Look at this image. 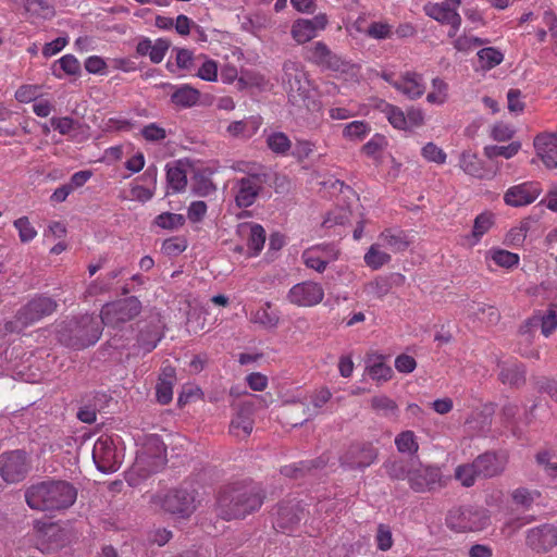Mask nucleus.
<instances>
[{
  "mask_svg": "<svg viewBox=\"0 0 557 557\" xmlns=\"http://www.w3.org/2000/svg\"><path fill=\"white\" fill-rule=\"evenodd\" d=\"M102 334V323L97 317L84 314L69 322L60 333V341L74 349L95 345Z\"/></svg>",
  "mask_w": 557,
  "mask_h": 557,
  "instance_id": "obj_4",
  "label": "nucleus"
},
{
  "mask_svg": "<svg viewBox=\"0 0 557 557\" xmlns=\"http://www.w3.org/2000/svg\"><path fill=\"white\" fill-rule=\"evenodd\" d=\"M205 61L201 66L198 69L197 76L206 82H216L218 81V62L212 59H207L205 55Z\"/></svg>",
  "mask_w": 557,
  "mask_h": 557,
  "instance_id": "obj_59",
  "label": "nucleus"
},
{
  "mask_svg": "<svg viewBox=\"0 0 557 557\" xmlns=\"http://www.w3.org/2000/svg\"><path fill=\"white\" fill-rule=\"evenodd\" d=\"M384 466L391 478L410 480L411 472L414 467L420 466V460L418 455H394L385 461Z\"/></svg>",
  "mask_w": 557,
  "mask_h": 557,
  "instance_id": "obj_20",
  "label": "nucleus"
},
{
  "mask_svg": "<svg viewBox=\"0 0 557 557\" xmlns=\"http://www.w3.org/2000/svg\"><path fill=\"white\" fill-rule=\"evenodd\" d=\"M537 157L547 169L557 168V133H541L534 138Z\"/></svg>",
  "mask_w": 557,
  "mask_h": 557,
  "instance_id": "obj_19",
  "label": "nucleus"
},
{
  "mask_svg": "<svg viewBox=\"0 0 557 557\" xmlns=\"http://www.w3.org/2000/svg\"><path fill=\"white\" fill-rule=\"evenodd\" d=\"M238 233L247 239L249 256L255 257L263 249L265 243V231L257 223H243L238 226Z\"/></svg>",
  "mask_w": 557,
  "mask_h": 557,
  "instance_id": "obj_26",
  "label": "nucleus"
},
{
  "mask_svg": "<svg viewBox=\"0 0 557 557\" xmlns=\"http://www.w3.org/2000/svg\"><path fill=\"white\" fill-rule=\"evenodd\" d=\"M527 545L537 553L549 550L557 545V527L545 523L530 529L527 534Z\"/></svg>",
  "mask_w": 557,
  "mask_h": 557,
  "instance_id": "obj_16",
  "label": "nucleus"
},
{
  "mask_svg": "<svg viewBox=\"0 0 557 557\" xmlns=\"http://www.w3.org/2000/svg\"><path fill=\"white\" fill-rule=\"evenodd\" d=\"M424 12L431 18L442 23L448 24L458 32L461 25V16L455 10L448 7V3H428L424 5Z\"/></svg>",
  "mask_w": 557,
  "mask_h": 557,
  "instance_id": "obj_25",
  "label": "nucleus"
},
{
  "mask_svg": "<svg viewBox=\"0 0 557 557\" xmlns=\"http://www.w3.org/2000/svg\"><path fill=\"white\" fill-rule=\"evenodd\" d=\"M541 497L537 490H530L527 487H518L511 492L512 503L525 510L530 509L533 503Z\"/></svg>",
  "mask_w": 557,
  "mask_h": 557,
  "instance_id": "obj_47",
  "label": "nucleus"
},
{
  "mask_svg": "<svg viewBox=\"0 0 557 557\" xmlns=\"http://www.w3.org/2000/svg\"><path fill=\"white\" fill-rule=\"evenodd\" d=\"M448 99V84L442 78L432 81V90L428 94L426 100L432 104H443Z\"/></svg>",
  "mask_w": 557,
  "mask_h": 557,
  "instance_id": "obj_50",
  "label": "nucleus"
},
{
  "mask_svg": "<svg viewBox=\"0 0 557 557\" xmlns=\"http://www.w3.org/2000/svg\"><path fill=\"white\" fill-rule=\"evenodd\" d=\"M490 523L485 509L467 505L450 509L446 517V524L458 532L481 531Z\"/></svg>",
  "mask_w": 557,
  "mask_h": 557,
  "instance_id": "obj_8",
  "label": "nucleus"
},
{
  "mask_svg": "<svg viewBox=\"0 0 557 557\" xmlns=\"http://www.w3.org/2000/svg\"><path fill=\"white\" fill-rule=\"evenodd\" d=\"M379 242L393 252H403L410 246L411 238L408 232L397 227H389L380 233Z\"/></svg>",
  "mask_w": 557,
  "mask_h": 557,
  "instance_id": "obj_27",
  "label": "nucleus"
},
{
  "mask_svg": "<svg viewBox=\"0 0 557 557\" xmlns=\"http://www.w3.org/2000/svg\"><path fill=\"white\" fill-rule=\"evenodd\" d=\"M541 193L540 183L524 182L509 187L504 195V201L510 207H523L535 201Z\"/></svg>",
  "mask_w": 557,
  "mask_h": 557,
  "instance_id": "obj_15",
  "label": "nucleus"
},
{
  "mask_svg": "<svg viewBox=\"0 0 557 557\" xmlns=\"http://www.w3.org/2000/svg\"><path fill=\"white\" fill-rule=\"evenodd\" d=\"M158 171L154 165L146 169L137 182L131 186V197L139 202H147L152 199L157 186Z\"/></svg>",
  "mask_w": 557,
  "mask_h": 557,
  "instance_id": "obj_18",
  "label": "nucleus"
},
{
  "mask_svg": "<svg viewBox=\"0 0 557 557\" xmlns=\"http://www.w3.org/2000/svg\"><path fill=\"white\" fill-rule=\"evenodd\" d=\"M381 246L380 243L372 244L364 255V262L372 270H379L392 260L389 253L381 250Z\"/></svg>",
  "mask_w": 557,
  "mask_h": 557,
  "instance_id": "obj_44",
  "label": "nucleus"
},
{
  "mask_svg": "<svg viewBox=\"0 0 557 557\" xmlns=\"http://www.w3.org/2000/svg\"><path fill=\"white\" fill-rule=\"evenodd\" d=\"M287 300L297 307H313L324 298V289L321 284L305 281L295 284L287 293Z\"/></svg>",
  "mask_w": 557,
  "mask_h": 557,
  "instance_id": "obj_11",
  "label": "nucleus"
},
{
  "mask_svg": "<svg viewBox=\"0 0 557 557\" xmlns=\"http://www.w3.org/2000/svg\"><path fill=\"white\" fill-rule=\"evenodd\" d=\"M392 34V26L385 22H373L367 29V35L374 39H387Z\"/></svg>",
  "mask_w": 557,
  "mask_h": 557,
  "instance_id": "obj_61",
  "label": "nucleus"
},
{
  "mask_svg": "<svg viewBox=\"0 0 557 557\" xmlns=\"http://www.w3.org/2000/svg\"><path fill=\"white\" fill-rule=\"evenodd\" d=\"M85 70L90 74L106 75L108 73L107 63L103 58L99 55H90L85 60Z\"/></svg>",
  "mask_w": 557,
  "mask_h": 557,
  "instance_id": "obj_63",
  "label": "nucleus"
},
{
  "mask_svg": "<svg viewBox=\"0 0 557 557\" xmlns=\"http://www.w3.org/2000/svg\"><path fill=\"white\" fill-rule=\"evenodd\" d=\"M250 321L264 329H274L280 322L278 311L272 308V304L267 301L250 315Z\"/></svg>",
  "mask_w": 557,
  "mask_h": 557,
  "instance_id": "obj_35",
  "label": "nucleus"
},
{
  "mask_svg": "<svg viewBox=\"0 0 557 557\" xmlns=\"http://www.w3.org/2000/svg\"><path fill=\"white\" fill-rule=\"evenodd\" d=\"M253 429L251 406H242L236 416L232 419L230 432L239 438L247 437Z\"/></svg>",
  "mask_w": 557,
  "mask_h": 557,
  "instance_id": "obj_30",
  "label": "nucleus"
},
{
  "mask_svg": "<svg viewBox=\"0 0 557 557\" xmlns=\"http://www.w3.org/2000/svg\"><path fill=\"white\" fill-rule=\"evenodd\" d=\"M57 307V301L51 297L36 296L17 311L14 321L5 323V331L10 333L21 332L44 317L52 314Z\"/></svg>",
  "mask_w": 557,
  "mask_h": 557,
  "instance_id": "obj_7",
  "label": "nucleus"
},
{
  "mask_svg": "<svg viewBox=\"0 0 557 557\" xmlns=\"http://www.w3.org/2000/svg\"><path fill=\"white\" fill-rule=\"evenodd\" d=\"M166 463L165 455H136L132 473L146 478L158 472Z\"/></svg>",
  "mask_w": 557,
  "mask_h": 557,
  "instance_id": "obj_29",
  "label": "nucleus"
},
{
  "mask_svg": "<svg viewBox=\"0 0 557 557\" xmlns=\"http://www.w3.org/2000/svg\"><path fill=\"white\" fill-rule=\"evenodd\" d=\"M395 444L398 453H417L419 448L412 431H404L398 434L395 438Z\"/></svg>",
  "mask_w": 557,
  "mask_h": 557,
  "instance_id": "obj_55",
  "label": "nucleus"
},
{
  "mask_svg": "<svg viewBox=\"0 0 557 557\" xmlns=\"http://www.w3.org/2000/svg\"><path fill=\"white\" fill-rule=\"evenodd\" d=\"M284 77L283 82L287 86L289 92H302L305 73L294 62H286L283 66Z\"/></svg>",
  "mask_w": 557,
  "mask_h": 557,
  "instance_id": "obj_37",
  "label": "nucleus"
},
{
  "mask_svg": "<svg viewBox=\"0 0 557 557\" xmlns=\"http://www.w3.org/2000/svg\"><path fill=\"white\" fill-rule=\"evenodd\" d=\"M260 125L261 119L251 116L246 120L234 121L230 123L226 132L232 137L250 138L258 132Z\"/></svg>",
  "mask_w": 557,
  "mask_h": 557,
  "instance_id": "obj_34",
  "label": "nucleus"
},
{
  "mask_svg": "<svg viewBox=\"0 0 557 557\" xmlns=\"http://www.w3.org/2000/svg\"><path fill=\"white\" fill-rule=\"evenodd\" d=\"M370 407L376 416L387 419L396 418L399 411L397 403L384 394L373 396Z\"/></svg>",
  "mask_w": 557,
  "mask_h": 557,
  "instance_id": "obj_36",
  "label": "nucleus"
},
{
  "mask_svg": "<svg viewBox=\"0 0 557 557\" xmlns=\"http://www.w3.org/2000/svg\"><path fill=\"white\" fill-rule=\"evenodd\" d=\"M499 380L502 383L510 386L518 387L523 385L525 382V369L523 364L517 362L503 364L499 371Z\"/></svg>",
  "mask_w": 557,
  "mask_h": 557,
  "instance_id": "obj_38",
  "label": "nucleus"
},
{
  "mask_svg": "<svg viewBox=\"0 0 557 557\" xmlns=\"http://www.w3.org/2000/svg\"><path fill=\"white\" fill-rule=\"evenodd\" d=\"M423 158L430 162L443 164L446 161V153L433 143H428L421 150Z\"/></svg>",
  "mask_w": 557,
  "mask_h": 557,
  "instance_id": "obj_60",
  "label": "nucleus"
},
{
  "mask_svg": "<svg viewBox=\"0 0 557 557\" xmlns=\"http://www.w3.org/2000/svg\"><path fill=\"white\" fill-rule=\"evenodd\" d=\"M305 58L318 66L332 71L339 70L341 65L343 64L341 58L334 54L322 41H317L310 47L306 48Z\"/></svg>",
  "mask_w": 557,
  "mask_h": 557,
  "instance_id": "obj_17",
  "label": "nucleus"
},
{
  "mask_svg": "<svg viewBox=\"0 0 557 557\" xmlns=\"http://www.w3.org/2000/svg\"><path fill=\"white\" fill-rule=\"evenodd\" d=\"M331 392L321 387L310 395L309 404L302 401L286 403L280 413L281 421L290 426L301 425L304 422L315 417L331 399Z\"/></svg>",
  "mask_w": 557,
  "mask_h": 557,
  "instance_id": "obj_5",
  "label": "nucleus"
},
{
  "mask_svg": "<svg viewBox=\"0 0 557 557\" xmlns=\"http://www.w3.org/2000/svg\"><path fill=\"white\" fill-rule=\"evenodd\" d=\"M394 88L408 99L414 100L422 97L425 91V84L421 74L408 71L398 78Z\"/></svg>",
  "mask_w": 557,
  "mask_h": 557,
  "instance_id": "obj_24",
  "label": "nucleus"
},
{
  "mask_svg": "<svg viewBox=\"0 0 557 557\" xmlns=\"http://www.w3.org/2000/svg\"><path fill=\"white\" fill-rule=\"evenodd\" d=\"M386 357L382 354L372 351L366 357V372L377 384L388 382L393 379V369L385 363Z\"/></svg>",
  "mask_w": 557,
  "mask_h": 557,
  "instance_id": "obj_23",
  "label": "nucleus"
},
{
  "mask_svg": "<svg viewBox=\"0 0 557 557\" xmlns=\"http://www.w3.org/2000/svg\"><path fill=\"white\" fill-rule=\"evenodd\" d=\"M267 147L272 153L280 157H286L292 150V140L284 132H272L265 137Z\"/></svg>",
  "mask_w": 557,
  "mask_h": 557,
  "instance_id": "obj_40",
  "label": "nucleus"
},
{
  "mask_svg": "<svg viewBox=\"0 0 557 557\" xmlns=\"http://www.w3.org/2000/svg\"><path fill=\"white\" fill-rule=\"evenodd\" d=\"M166 181L173 191L178 193L185 189L187 177L185 170L178 164L166 165Z\"/></svg>",
  "mask_w": 557,
  "mask_h": 557,
  "instance_id": "obj_45",
  "label": "nucleus"
},
{
  "mask_svg": "<svg viewBox=\"0 0 557 557\" xmlns=\"http://www.w3.org/2000/svg\"><path fill=\"white\" fill-rule=\"evenodd\" d=\"M476 57L479 66L483 71H490L504 61V53L495 47L482 48Z\"/></svg>",
  "mask_w": 557,
  "mask_h": 557,
  "instance_id": "obj_42",
  "label": "nucleus"
},
{
  "mask_svg": "<svg viewBox=\"0 0 557 557\" xmlns=\"http://www.w3.org/2000/svg\"><path fill=\"white\" fill-rule=\"evenodd\" d=\"M520 148H521V144L519 141H512L507 146L492 145V146H486L484 148V154L488 159H494L497 157H504L505 159H510L518 153Z\"/></svg>",
  "mask_w": 557,
  "mask_h": 557,
  "instance_id": "obj_49",
  "label": "nucleus"
},
{
  "mask_svg": "<svg viewBox=\"0 0 557 557\" xmlns=\"http://www.w3.org/2000/svg\"><path fill=\"white\" fill-rule=\"evenodd\" d=\"M460 168L462 171L476 178H490L492 172L485 169L484 162L473 152L463 151L460 156Z\"/></svg>",
  "mask_w": 557,
  "mask_h": 557,
  "instance_id": "obj_32",
  "label": "nucleus"
},
{
  "mask_svg": "<svg viewBox=\"0 0 557 557\" xmlns=\"http://www.w3.org/2000/svg\"><path fill=\"white\" fill-rule=\"evenodd\" d=\"M264 183L265 175L260 173L247 174L238 178L233 186L236 205L239 208L252 206Z\"/></svg>",
  "mask_w": 557,
  "mask_h": 557,
  "instance_id": "obj_10",
  "label": "nucleus"
},
{
  "mask_svg": "<svg viewBox=\"0 0 557 557\" xmlns=\"http://www.w3.org/2000/svg\"><path fill=\"white\" fill-rule=\"evenodd\" d=\"M170 48V41L164 38L157 39L149 50V59L152 63L159 64L163 61L168 50Z\"/></svg>",
  "mask_w": 557,
  "mask_h": 557,
  "instance_id": "obj_58",
  "label": "nucleus"
},
{
  "mask_svg": "<svg viewBox=\"0 0 557 557\" xmlns=\"http://www.w3.org/2000/svg\"><path fill=\"white\" fill-rule=\"evenodd\" d=\"M208 206L202 200L193 201L187 209V218L193 223L203 220L207 214Z\"/></svg>",
  "mask_w": 557,
  "mask_h": 557,
  "instance_id": "obj_64",
  "label": "nucleus"
},
{
  "mask_svg": "<svg viewBox=\"0 0 557 557\" xmlns=\"http://www.w3.org/2000/svg\"><path fill=\"white\" fill-rule=\"evenodd\" d=\"M486 259H491L496 265L510 270L518 267L520 257L518 253L500 249L492 248L486 252Z\"/></svg>",
  "mask_w": 557,
  "mask_h": 557,
  "instance_id": "obj_41",
  "label": "nucleus"
},
{
  "mask_svg": "<svg viewBox=\"0 0 557 557\" xmlns=\"http://www.w3.org/2000/svg\"><path fill=\"white\" fill-rule=\"evenodd\" d=\"M122 458L123 455H91L92 462L104 474L117 471L122 465Z\"/></svg>",
  "mask_w": 557,
  "mask_h": 557,
  "instance_id": "obj_46",
  "label": "nucleus"
},
{
  "mask_svg": "<svg viewBox=\"0 0 557 557\" xmlns=\"http://www.w3.org/2000/svg\"><path fill=\"white\" fill-rule=\"evenodd\" d=\"M379 109L385 115L391 125L397 129L406 131L405 112L397 106L381 101Z\"/></svg>",
  "mask_w": 557,
  "mask_h": 557,
  "instance_id": "obj_43",
  "label": "nucleus"
},
{
  "mask_svg": "<svg viewBox=\"0 0 557 557\" xmlns=\"http://www.w3.org/2000/svg\"><path fill=\"white\" fill-rule=\"evenodd\" d=\"M494 410L490 406L473 410L466 420L467 430L473 435L485 436L492 425Z\"/></svg>",
  "mask_w": 557,
  "mask_h": 557,
  "instance_id": "obj_28",
  "label": "nucleus"
},
{
  "mask_svg": "<svg viewBox=\"0 0 557 557\" xmlns=\"http://www.w3.org/2000/svg\"><path fill=\"white\" fill-rule=\"evenodd\" d=\"M52 72L57 78H62L63 74L78 76L82 72L81 62L73 54H64L54 62Z\"/></svg>",
  "mask_w": 557,
  "mask_h": 557,
  "instance_id": "obj_39",
  "label": "nucleus"
},
{
  "mask_svg": "<svg viewBox=\"0 0 557 557\" xmlns=\"http://www.w3.org/2000/svg\"><path fill=\"white\" fill-rule=\"evenodd\" d=\"M329 249L321 248L319 246L311 247L304 251L302 260L304 263L318 272H322L325 270L326 264L336 259V256H331Z\"/></svg>",
  "mask_w": 557,
  "mask_h": 557,
  "instance_id": "obj_33",
  "label": "nucleus"
},
{
  "mask_svg": "<svg viewBox=\"0 0 557 557\" xmlns=\"http://www.w3.org/2000/svg\"><path fill=\"white\" fill-rule=\"evenodd\" d=\"M30 469L25 455H0V475L7 483H17Z\"/></svg>",
  "mask_w": 557,
  "mask_h": 557,
  "instance_id": "obj_13",
  "label": "nucleus"
},
{
  "mask_svg": "<svg viewBox=\"0 0 557 557\" xmlns=\"http://www.w3.org/2000/svg\"><path fill=\"white\" fill-rule=\"evenodd\" d=\"M13 225L17 230L22 243H29L37 236V231L27 216L18 218Z\"/></svg>",
  "mask_w": 557,
  "mask_h": 557,
  "instance_id": "obj_56",
  "label": "nucleus"
},
{
  "mask_svg": "<svg viewBox=\"0 0 557 557\" xmlns=\"http://www.w3.org/2000/svg\"><path fill=\"white\" fill-rule=\"evenodd\" d=\"M409 483L416 492L434 491L443 486V476L440 468L424 467L420 462L411 472Z\"/></svg>",
  "mask_w": 557,
  "mask_h": 557,
  "instance_id": "obj_12",
  "label": "nucleus"
},
{
  "mask_svg": "<svg viewBox=\"0 0 557 557\" xmlns=\"http://www.w3.org/2000/svg\"><path fill=\"white\" fill-rule=\"evenodd\" d=\"M327 25L325 14H318L312 18L296 20L290 29L293 39L298 44H306L318 36Z\"/></svg>",
  "mask_w": 557,
  "mask_h": 557,
  "instance_id": "obj_14",
  "label": "nucleus"
},
{
  "mask_svg": "<svg viewBox=\"0 0 557 557\" xmlns=\"http://www.w3.org/2000/svg\"><path fill=\"white\" fill-rule=\"evenodd\" d=\"M377 548L388 550L393 546V536L391 528L386 524H379L375 535Z\"/></svg>",
  "mask_w": 557,
  "mask_h": 557,
  "instance_id": "obj_62",
  "label": "nucleus"
},
{
  "mask_svg": "<svg viewBox=\"0 0 557 557\" xmlns=\"http://www.w3.org/2000/svg\"><path fill=\"white\" fill-rule=\"evenodd\" d=\"M302 517V509L298 503L287 502L278 505L274 527L283 532H290L298 524Z\"/></svg>",
  "mask_w": 557,
  "mask_h": 557,
  "instance_id": "obj_22",
  "label": "nucleus"
},
{
  "mask_svg": "<svg viewBox=\"0 0 557 557\" xmlns=\"http://www.w3.org/2000/svg\"><path fill=\"white\" fill-rule=\"evenodd\" d=\"M42 94V87L36 84H24L15 91V99L21 103L36 101Z\"/></svg>",
  "mask_w": 557,
  "mask_h": 557,
  "instance_id": "obj_53",
  "label": "nucleus"
},
{
  "mask_svg": "<svg viewBox=\"0 0 557 557\" xmlns=\"http://www.w3.org/2000/svg\"><path fill=\"white\" fill-rule=\"evenodd\" d=\"M519 412V407L515 404H507L503 407L502 410V420L506 424V428L511 430L513 436H520V429L518 426V422L516 421V416Z\"/></svg>",
  "mask_w": 557,
  "mask_h": 557,
  "instance_id": "obj_54",
  "label": "nucleus"
},
{
  "mask_svg": "<svg viewBox=\"0 0 557 557\" xmlns=\"http://www.w3.org/2000/svg\"><path fill=\"white\" fill-rule=\"evenodd\" d=\"M141 311V302L134 296L106 304L100 311L102 325L120 327L136 318Z\"/></svg>",
  "mask_w": 557,
  "mask_h": 557,
  "instance_id": "obj_9",
  "label": "nucleus"
},
{
  "mask_svg": "<svg viewBox=\"0 0 557 557\" xmlns=\"http://www.w3.org/2000/svg\"><path fill=\"white\" fill-rule=\"evenodd\" d=\"M506 455H478L471 463L459 466L456 469V479L463 486H472L475 478H493L505 470L507 466Z\"/></svg>",
  "mask_w": 557,
  "mask_h": 557,
  "instance_id": "obj_6",
  "label": "nucleus"
},
{
  "mask_svg": "<svg viewBox=\"0 0 557 557\" xmlns=\"http://www.w3.org/2000/svg\"><path fill=\"white\" fill-rule=\"evenodd\" d=\"M188 246L184 236H173L165 239L162 244V251L168 256H178L184 252Z\"/></svg>",
  "mask_w": 557,
  "mask_h": 557,
  "instance_id": "obj_57",
  "label": "nucleus"
},
{
  "mask_svg": "<svg viewBox=\"0 0 557 557\" xmlns=\"http://www.w3.org/2000/svg\"><path fill=\"white\" fill-rule=\"evenodd\" d=\"M150 507L176 519H188L197 509L196 493L186 488L163 490L151 494Z\"/></svg>",
  "mask_w": 557,
  "mask_h": 557,
  "instance_id": "obj_3",
  "label": "nucleus"
},
{
  "mask_svg": "<svg viewBox=\"0 0 557 557\" xmlns=\"http://www.w3.org/2000/svg\"><path fill=\"white\" fill-rule=\"evenodd\" d=\"M77 498L76 488L65 481H42L25 491L29 508L39 511H59L71 507Z\"/></svg>",
  "mask_w": 557,
  "mask_h": 557,
  "instance_id": "obj_2",
  "label": "nucleus"
},
{
  "mask_svg": "<svg viewBox=\"0 0 557 557\" xmlns=\"http://www.w3.org/2000/svg\"><path fill=\"white\" fill-rule=\"evenodd\" d=\"M171 94V102L180 109H188L198 104L200 91L188 84L174 86Z\"/></svg>",
  "mask_w": 557,
  "mask_h": 557,
  "instance_id": "obj_31",
  "label": "nucleus"
},
{
  "mask_svg": "<svg viewBox=\"0 0 557 557\" xmlns=\"http://www.w3.org/2000/svg\"><path fill=\"white\" fill-rule=\"evenodd\" d=\"M524 326L528 330L540 326L542 335L549 337L557 329V302L549 304L545 311L534 312Z\"/></svg>",
  "mask_w": 557,
  "mask_h": 557,
  "instance_id": "obj_21",
  "label": "nucleus"
},
{
  "mask_svg": "<svg viewBox=\"0 0 557 557\" xmlns=\"http://www.w3.org/2000/svg\"><path fill=\"white\" fill-rule=\"evenodd\" d=\"M530 221L523 220L517 226L511 227L505 237V245L520 247L523 245L530 230Z\"/></svg>",
  "mask_w": 557,
  "mask_h": 557,
  "instance_id": "obj_48",
  "label": "nucleus"
},
{
  "mask_svg": "<svg viewBox=\"0 0 557 557\" xmlns=\"http://www.w3.org/2000/svg\"><path fill=\"white\" fill-rule=\"evenodd\" d=\"M185 222L186 219L183 214L172 212H163L154 219L156 225L164 230H177L182 227Z\"/></svg>",
  "mask_w": 557,
  "mask_h": 557,
  "instance_id": "obj_52",
  "label": "nucleus"
},
{
  "mask_svg": "<svg viewBox=\"0 0 557 557\" xmlns=\"http://www.w3.org/2000/svg\"><path fill=\"white\" fill-rule=\"evenodd\" d=\"M495 216L492 212L485 211L480 213L473 223L472 235L479 242L494 225Z\"/></svg>",
  "mask_w": 557,
  "mask_h": 557,
  "instance_id": "obj_51",
  "label": "nucleus"
},
{
  "mask_svg": "<svg viewBox=\"0 0 557 557\" xmlns=\"http://www.w3.org/2000/svg\"><path fill=\"white\" fill-rule=\"evenodd\" d=\"M265 494L256 482H239L224 487L216 499L218 515L224 520L244 519L259 510Z\"/></svg>",
  "mask_w": 557,
  "mask_h": 557,
  "instance_id": "obj_1",
  "label": "nucleus"
}]
</instances>
